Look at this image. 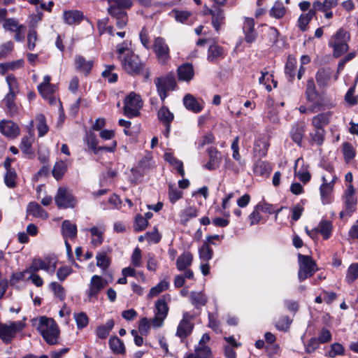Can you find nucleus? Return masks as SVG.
Listing matches in <instances>:
<instances>
[{
  "mask_svg": "<svg viewBox=\"0 0 358 358\" xmlns=\"http://www.w3.org/2000/svg\"><path fill=\"white\" fill-rule=\"evenodd\" d=\"M37 329L48 344L55 345L57 343L59 331L53 319L44 316L41 317Z\"/></svg>",
  "mask_w": 358,
  "mask_h": 358,
  "instance_id": "nucleus-1",
  "label": "nucleus"
},
{
  "mask_svg": "<svg viewBox=\"0 0 358 358\" xmlns=\"http://www.w3.org/2000/svg\"><path fill=\"white\" fill-rule=\"evenodd\" d=\"M350 38V34L343 29H339L331 36L329 41V45L333 48L334 57H339L348 50V42Z\"/></svg>",
  "mask_w": 358,
  "mask_h": 358,
  "instance_id": "nucleus-2",
  "label": "nucleus"
},
{
  "mask_svg": "<svg viewBox=\"0 0 358 358\" xmlns=\"http://www.w3.org/2000/svg\"><path fill=\"white\" fill-rule=\"evenodd\" d=\"M299 271L298 278L300 282L311 277L317 270L315 262L308 255H298Z\"/></svg>",
  "mask_w": 358,
  "mask_h": 358,
  "instance_id": "nucleus-3",
  "label": "nucleus"
},
{
  "mask_svg": "<svg viewBox=\"0 0 358 358\" xmlns=\"http://www.w3.org/2000/svg\"><path fill=\"white\" fill-rule=\"evenodd\" d=\"M343 210L340 213V217H350L355 211L357 199L355 195V190L352 185L348 186L347 189L343 196Z\"/></svg>",
  "mask_w": 358,
  "mask_h": 358,
  "instance_id": "nucleus-4",
  "label": "nucleus"
},
{
  "mask_svg": "<svg viewBox=\"0 0 358 358\" xmlns=\"http://www.w3.org/2000/svg\"><path fill=\"white\" fill-rule=\"evenodd\" d=\"M24 324L20 321L0 322V338L6 344L11 343L18 331L22 330Z\"/></svg>",
  "mask_w": 358,
  "mask_h": 358,
  "instance_id": "nucleus-5",
  "label": "nucleus"
},
{
  "mask_svg": "<svg viewBox=\"0 0 358 358\" xmlns=\"http://www.w3.org/2000/svg\"><path fill=\"white\" fill-rule=\"evenodd\" d=\"M142 106L143 101L140 95L131 92L125 98L124 113L129 118L136 117Z\"/></svg>",
  "mask_w": 358,
  "mask_h": 358,
  "instance_id": "nucleus-6",
  "label": "nucleus"
},
{
  "mask_svg": "<svg viewBox=\"0 0 358 358\" xmlns=\"http://www.w3.org/2000/svg\"><path fill=\"white\" fill-rule=\"evenodd\" d=\"M108 285V282L103 278L98 275L92 276L88 289L85 291L87 299L85 301H92L97 299L99 294Z\"/></svg>",
  "mask_w": 358,
  "mask_h": 358,
  "instance_id": "nucleus-7",
  "label": "nucleus"
},
{
  "mask_svg": "<svg viewBox=\"0 0 358 358\" xmlns=\"http://www.w3.org/2000/svg\"><path fill=\"white\" fill-rule=\"evenodd\" d=\"M122 68L130 74H140L143 71V64L138 55L135 54L127 55L124 58L119 57Z\"/></svg>",
  "mask_w": 358,
  "mask_h": 358,
  "instance_id": "nucleus-8",
  "label": "nucleus"
},
{
  "mask_svg": "<svg viewBox=\"0 0 358 358\" xmlns=\"http://www.w3.org/2000/svg\"><path fill=\"white\" fill-rule=\"evenodd\" d=\"M152 49L156 55L158 62L161 64H166L170 59V49L164 38L157 37L155 38Z\"/></svg>",
  "mask_w": 358,
  "mask_h": 358,
  "instance_id": "nucleus-9",
  "label": "nucleus"
},
{
  "mask_svg": "<svg viewBox=\"0 0 358 358\" xmlns=\"http://www.w3.org/2000/svg\"><path fill=\"white\" fill-rule=\"evenodd\" d=\"M155 84L161 100L164 101L167 96V92L174 89L176 80L172 75H167L164 77L157 78L155 80Z\"/></svg>",
  "mask_w": 358,
  "mask_h": 358,
  "instance_id": "nucleus-10",
  "label": "nucleus"
},
{
  "mask_svg": "<svg viewBox=\"0 0 358 358\" xmlns=\"http://www.w3.org/2000/svg\"><path fill=\"white\" fill-rule=\"evenodd\" d=\"M55 201L59 208H74L76 205V198L67 188L64 187L58 188Z\"/></svg>",
  "mask_w": 358,
  "mask_h": 358,
  "instance_id": "nucleus-11",
  "label": "nucleus"
},
{
  "mask_svg": "<svg viewBox=\"0 0 358 358\" xmlns=\"http://www.w3.org/2000/svg\"><path fill=\"white\" fill-rule=\"evenodd\" d=\"M3 28L5 31L15 33V39L17 41H22L24 38L26 27L20 24L15 18L5 19L3 23Z\"/></svg>",
  "mask_w": 358,
  "mask_h": 358,
  "instance_id": "nucleus-12",
  "label": "nucleus"
},
{
  "mask_svg": "<svg viewBox=\"0 0 358 358\" xmlns=\"http://www.w3.org/2000/svg\"><path fill=\"white\" fill-rule=\"evenodd\" d=\"M155 315L153 319L151 320V324L158 328L163 325L164 320L167 316L169 307L164 299H159L157 301Z\"/></svg>",
  "mask_w": 358,
  "mask_h": 358,
  "instance_id": "nucleus-13",
  "label": "nucleus"
},
{
  "mask_svg": "<svg viewBox=\"0 0 358 358\" xmlns=\"http://www.w3.org/2000/svg\"><path fill=\"white\" fill-rule=\"evenodd\" d=\"M108 12L111 16H120L127 13L124 10L130 8L133 4L131 0H108Z\"/></svg>",
  "mask_w": 358,
  "mask_h": 358,
  "instance_id": "nucleus-14",
  "label": "nucleus"
},
{
  "mask_svg": "<svg viewBox=\"0 0 358 358\" xmlns=\"http://www.w3.org/2000/svg\"><path fill=\"white\" fill-rule=\"evenodd\" d=\"M193 318L194 315L191 313L188 312L183 313L182 319L177 328L176 336L180 338H185L191 334L194 328V324L191 322Z\"/></svg>",
  "mask_w": 358,
  "mask_h": 358,
  "instance_id": "nucleus-15",
  "label": "nucleus"
},
{
  "mask_svg": "<svg viewBox=\"0 0 358 358\" xmlns=\"http://www.w3.org/2000/svg\"><path fill=\"white\" fill-rule=\"evenodd\" d=\"M269 145L268 138L266 136H260L257 138L252 149L254 157L259 159L264 157L267 155Z\"/></svg>",
  "mask_w": 358,
  "mask_h": 358,
  "instance_id": "nucleus-16",
  "label": "nucleus"
},
{
  "mask_svg": "<svg viewBox=\"0 0 358 358\" xmlns=\"http://www.w3.org/2000/svg\"><path fill=\"white\" fill-rule=\"evenodd\" d=\"M322 184L320 187V196L323 204H329L331 202V194L334 189L335 178L328 181L325 176L322 177Z\"/></svg>",
  "mask_w": 358,
  "mask_h": 358,
  "instance_id": "nucleus-17",
  "label": "nucleus"
},
{
  "mask_svg": "<svg viewBox=\"0 0 358 358\" xmlns=\"http://www.w3.org/2000/svg\"><path fill=\"white\" fill-rule=\"evenodd\" d=\"M0 132L10 138H15L20 135V129L17 124L11 120L0 121Z\"/></svg>",
  "mask_w": 358,
  "mask_h": 358,
  "instance_id": "nucleus-18",
  "label": "nucleus"
},
{
  "mask_svg": "<svg viewBox=\"0 0 358 358\" xmlns=\"http://www.w3.org/2000/svg\"><path fill=\"white\" fill-rule=\"evenodd\" d=\"M255 20L251 17H245L243 26V31L245 35V41L248 43H252L255 41L257 37V33L255 29Z\"/></svg>",
  "mask_w": 358,
  "mask_h": 358,
  "instance_id": "nucleus-19",
  "label": "nucleus"
},
{
  "mask_svg": "<svg viewBox=\"0 0 358 358\" xmlns=\"http://www.w3.org/2000/svg\"><path fill=\"white\" fill-rule=\"evenodd\" d=\"M183 104L186 109L189 111H192L194 113H200L203 108V105L199 101H198L193 95L191 94H187L183 97Z\"/></svg>",
  "mask_w": 358,
  "mask_h": 358,
  "instance_id": "nucleus-20",
  "label": "nucleus"
},
{
  "mask_svg": "<svg viewBox=\"0 0 358 358\" xmlns=\"http://www.w3.org/2000/svg\"><path fill=\"white\" fill-rule=\"evenodd\" d=\"M178 80L181 81L189 82L194 76V71L192 64L185 63L178 68Z\"/></svg>",
  "mask_w": 358,
  "mask_h": 358,
  "instance_id": "nucleus-21",
  "label": "nucleus"
},
{
  "mask_svg": "<svg viewBox=\"0 0 358 358\" xmlns=\"http://www.w3.org/2000/svg\"><path fill=\"white\" fill-rule=\"evenodd\" d=\"M16 95L17 94L8 92L2 100V103L4 104L6 108V113L10 116L17 113V106L15 103Z\"/></svg>",
  "mask_w": 358,
  "mask_h": 358,
  "instance_id": "nucleus-22",
  "label": "nucleus"
},
{
  "mask_svg": "<svg viewBox=\"0 0 358 358\" xmlns=\"http://www.w3.org/2000/svg\"><path fill=\"white\" fill-rule=\"evenodd\" d=\"M62 234L64 239H74L77 236V227L69 220H64L62 224Z\"/></svg>",
  "mask_w": 358,
  "mask_h": 358,
  "instance_id": "nucleus-23",
  "label": "nucleus"
},
{
  "mask_svg": "<svg viewBox=\"0 0 358 358\" xmlns=\"http://www.w3.org/2000/svg\"><path fill=\"white\" fill-rule=\"evenodd\" d=\"M83 13L78 10H66L63 14V18L65 23L70 25L80 23L83 20Z\"/></svg>",
  "mask_w": 358,
  "mask_h": 358,
  "instance_id": "nucleus-24",
  "label": "nucleus"
},
{
  "mask_svg": "<svg viewBox=\"0 0 358 358\" xmlns=\"http://www.w3.org/2000/svg\"><path fill=\"white\" fill-rule=\"evenodd\" d=\"M212 15V24L216 31H219L220 27L224 22V14L222 9L219 7H214L210 10Z\"/></svg>",
  "mask_w": 358,
  "mask_h": 358,
  "instance_id": "nucleus-25",
  "label": "nucleus"
},
{
  "mask_svg": "<svg viewBox=\"0 0 358 358\" xmlns=\"http://www.w3.org/2000/svg\"><path fill=\"white\" fill-rule=\"evenodd\" d=\"M209 160L207 164H205V168L208 170H215L218 168L221 157L220 152L215 148L208 149Z\"/></svg>",
  "mask_w": 358,
  "mask_h": 358,
  "instance_id": "nucleus-26",
  "label": "nucleus"
},
{
  "mask_svg": "<svg viewBox=\"0 0 358 358\" xmlns=\"http://www.w3.org/2000/svg\"><path fill=\"white\" fill-rule=\"evenodd\" d=\"M93 64L94 62L92 60H86L85 58L81 55H76L75 57V66L76 69L85 74H88L90 72Z\"/></svg>",
  "mask_w": 358,
  "mask_h": 358,
  "instance_id": "nucleus-27",
  "label": "nucleus"
},
{
  "mask_svg": "<svg viewBox=\"0 0 358 358\" xmlns=\"http://www.w3.org/2000/svg\"><path fill=\"white\" fill-rule=\"evenodd\" d=\"M27 212L29 215H32L36 217L46 219L48 217V213L36 202H31L29 203Z\"/></svg>",
  "mask_w": 358,
  "mask_h": 358,
  "instance_id": "nucleus-28",
  "label": "nucleus"
},
{
  "mask_svg": "<svg viewBox=\"0 0 358 358\" xmlns=\"http://www.w3.org/2000/svg\"><path fill=\"white\" fill-rule=\"evenodd\" d=\"M271 169V166L268 162L261 159L257 160L254 166L255 173L264 177H267Z\"/></svg>",
  "mask_w": 358,
  "mask_h": 358,
  "instance_id": "nucleus-29",
  "label": "nucleus"
},
{
  "mask_svg": "<svg viewBox=\"0 0 358 358\" xmlns=\"http://www.w3.org/2000/svg\"><path fill=\"white\" fill-rule=\"evenodd\" d=\"M331 117V112L322 113L313 118L312 124L315 129H323L329 122Z\"/></svg>",
  "mask_w": 358,
  "mask_h": 358,
  "instance_id": "nucleus-30",
  "label": "nucleus"
},
{
  "mask_svg": "<svg viewBox=\"0 0 358 358\" xmlns=\"http://www.w3.org/2000/svg\"><path fill=\"white\" fill-rule=\"evenodd\" d=\"M155 163L152 161V157L151 154H146L142 159L139 162L136 169L139 173L143 174L150 169L153 168Z\"/></svg>",
  "mask_w": 358,
  "mask_h": 358,
  "instance_id": "nucleus-31",
  "label": "nucleus"
},
{
  "mask_svg": "<svg viewBox=\"0 0 358 358\" xmlns=\"http://www.w3.org/2000/svg\"><path fill=\"white\" fill-rule=\"evenodd\" d=\"M193 256L190 252H183L181 254L177 261L176 266L179 271H184L192 264Z\"/></svg>",
  "mask_w": 358,
  "mask_h": 358,
  "instance_id": "nucleus-32",
  "label": "nucleus"
},
{
  "mask_svg": "<svg viewBox=\"0 0 358 358\" xmlns=\"http://www.w3.org/2000/svg\"><path fill=\"white\" fill-rule=\"evenodd\" d=\"M157 118L162 124H171L174 119V115L167 106H162L157 112Z\"/></svg>",
  "mask_w": 358,
  "mask_h": 358,
  "instance_id": "nucleus-33",
  "label": "nucleus"
},
{
  "mask_svg": "<svg viewBox=\"0 0 358 358\" xmlns=\"http://www.w3.org/2000/svg\"><path fill=\"white\" fill-rule=\"evenodd\" d=\"M223 48L217 45H212L208 50L207 59L210 62H215L224 57Z\"/></svg>",
  "mask_w": 358,
  "mask_h": 358,
  "instance_id": "nucleus-34",
  "label": "nucleus"
},
{
  "mask_svg": "<svg viewBox=\"0 0 358 358\" xmlns=\"http://www.w3.org/2000/svg\"><path fill=\"white\" fill-rule=\"evenodd\" d=\"M189 297L192 305L196 308L205 306L208 301L207 296L201 292H192Z\"/></svg>",
  "mask_w": 358,
  "mask_h": 358,
  "instance_id": "nucleus-35",
  "label": "nucleus"
},
{
  "mask_svg": "<svg viewBox=\"0 0 358 358\" xmlns=\"http://www.w3.org/2000/svg\"><path fill=\"white\" fill-rule=\"evenodd\" d=\"M338 3V0H324L323 2L316 1L313 2V8L318 11L326 12L336 6Z\"/></svg>",
  "mask_w": 358,
  "mask_h": 358,
  "instance_id": "nucleus-36",
  "label": "nucleus"
},
{
  "mask_svg": "<svg viewBox=\"0 0 358 358\" xmlns=\"http://www.w3.org/2000/svg\"><path fill=\"white\" fill-rule=\"evenodd\" d=\"M164 159L173 166L182 177L184 176L185 171L181 161L175 157L173 154L169 152L164 154Z\"/></svg>",
  "mask_w": 358,
  "mask_h": 358,
  "instance_id": "nucleus-37",
  "label": "nucleus"
},
{
  "mask_svg": "<svg viewBox=\"0 0 358 358\" xmlns=\"http://www.w3.org/2000/svg\"><path fill=\"white\" fill-rule=\"evenodd\" d=\"M89 231H90L92 236L91 243L94 246H98L101 245L103 241V234L104 229L101 227H94L90 229Z\"/></svg>",
  "mask_w": 358,
  "mask_h": 358,
  "instance_id": "nucleus-38",
  "label": "nucleus"
},
{
  "mask_svg": "<svg viewBox=\"0 0 358 358\" xmlns=\"http://www.w3.org/2000/svg\"><path fill=\"white\" fill-rule=\"evenodd\" d=\"M115 325L113 320H108L104 325L99 326L96 329V336L101 339L106 338Z\"/></svg>",
  "mask_w": 358,
  "mask_h": 358,
  "instance_id": "nucleus-39",
  "label": "nucleus"
},
{
  "mask_svg": "<svg viewBox=\"0 0 358 358\" xmlns=\"http://www.w3.org/2000/svg\"><path fill=\"white\" fill-rule=\"evenodd\" d=\"M199 254L200 259L203 262H208L213 256V250L210 247L209 243L205 241L199 248Z\"/></svg>",
  "mask_w": 358,
  "mask_h": 358,
  "instance_id": "nucleus-40",
  "label": "nucleus"
},
{
  "mask_svg": "<svg viewBox=\"0 0 358 358\" xmlns=\"http://www.w3.org/2000/svg\"><path fill=\"white\" fill-rule=\"evenodd\" d=\"M315 10L313 8L307 13L300 15L298 20V25L301 31H304L307 29L309 22L315 15Z\"/></svg>",
  "mask_w": 358,
  "mask_h": 358,
  "instance_id": "nucleus-41",
  "label": "nucleus"
},
{
  "mask_svg": "<svg viewBox=\"0 0 358 358\" xmlns=\"http://www.w3.org/2000/svg\"><path fill=\"white\" fill-rule=\"evenodd\" d=\"M38 90L41 96L45 99L49 98L50 102L52 103L53 102H56V99L55 98H52L51 95L55 91V86L53 85H48L45 86L38 85Z\"/></svg>",
  "mask_w": 358,
  "mask_h": 358,
  "instance_id": "nucleus-42",
  "label": "nucleus"
},
{
  "mask_svg": "<svg viewBox=\"0 0 358 358\" xmlns=\"http://www.w3.org/2000/svg\"><path fill=\"white\" fill-rule=\"evenodd\" d=\"M317 229L324 239H328L331 233L332 224L330 221L322 220L318 224Z\"/></svg>",
  "mask_w": 358,
  "mask_h": 358,
  "instance_id": "nucleus-43",
  "label": "nucleus"
},
{
  "mask_svg": "<svg viewBox=\"0 0 358 358\" xmlns=\"http://www.w3.org/2000/svg\"><path fill=\"white\" fill-rule=\"evenodd\" d=\"M197 216V209L193 206H189L181 211L180 217L182 223L185 224L190 219Z\"/></svg>",
  "mask_w": 358,
  "mask_h": 358,
  "instance_id": "nucleus-44",
  "label": "nucleus"
},
{
  "mask_svg": "<svg viewBox=\"0 0 358 358\" xmlns=\"http://www.w3.org/2000/svg\"><path fill=\"white\" fill-rule=\"evenodd\" d=\"M304 131L303 127L300 125L294 126L291 129V138L299 145H301Z\"/></svg>",
  "mask_w": 358,
  "mask_h": 358,
  "instance_id": "nucleus-45",
  "label": "nucleus"
},
{
  "mask_svg": "<svg viewBox=\"0 0 358 358\" xmlns=\"http://www.w3.org/2000/svg\"><path fill=\"white\" fill-rule=\"evenodd\" d=\"M331 73L327 69H320L316 73V81L320 86H326L330 79Z\"/></svg>",
  "mask_w": 358,
  "mask_h": 358,
  "instance_id": "nucleus-46",
  "label": "nucleus"
},
{
  "mask_svg": "<svg viewBox=\"0 0 358 358\" xmlns=\"http://www.w3.org/2000/svg\"><path fill=\"white\" fill-rule=\"evenodd\" d=\"M292 320L287 315H283L275 323L276 329L279 331H287L289 329Z\"/></svg>",
  "mask_w": 358,
  "mask_h": 358,
  "instance_id": "nucleus-47",
  "label": "nucleus"
},
{
  "mask_svg": "<svg viewBox=\"0 0 358 358\" xmlns=\"http://www.w3.org/2000/svg\"><path fill=\"white\" fill-rule=\"evenodd\" d=\"M169 287V282L166 280H163L160 281L156 286L151 288L148 296L150 298L155 297L161 292L166 290Z\"/></svg>",
  "mask_w": 358,
  "mask_h": 358,
  "instance_id": "nucleus-48",
  "label": "nucleus"
},
{
  "mask_svg": "<svg viewBox=\"0 0 358 358\" xmlns=\"http://www.w3.org/2000/svg\"><path fill=\"white\" fill-rule=\"evenodd\" d=\"M358 278V263H353L348 267L345 275V280L350 284Z\"/></svg>",
  "mask_w": 358,
  "mask_h": 358,
  "instance_id": "nucleus-49",
  "label": "nucleus"
},
{
  "mask_svg": "<svg viewBox=\"0 0 358 358\" xmlns=\"http://www.w3.org/2000/svg\"><path fill=\"white\" fill-rule=\"evenodd\" d=\"M67 166L64 162L61 161L57 162L52 169V176L54 178L59 180H60L63 176L64 175L66 171Z\"/></svg>",
  "mask_w": 358,
  "mask_h": 358,
  "instance_id": "nucleus-50",
  "label": "nucleus"
},
{
  "mask_svg": "<svg viewBox=\"0 0 358 358\" xmlns=\"http://www.w3.org/2000/svg\"><path fill=\"white\" fill-rule=\"evenodd\" d=\"M270 15L276 19L281 18L285 13V8L282 3L276 1L270 10Z\"/></svg>",
  "mask_w": 358,
  "mask_h": 358,
  "instance_id": "nucleus-51",
  "label": "nucleus"
},
{
  "mask_svg": "<svg viewBox=\"0 0 358 358\" xmlns=\"http://www.w3.org/2000/svg\"><path fill=\"white\" fill-rule=\"evenodd\" d=\"M73 318L76 322L78 329H83L89 323V318L87 314L84 312L74 313Z\"/></svg>",
  "mask_w": 358,
  "mask_h": 358,
  "instance_id": "nucleus-52",
  "label": "nucleus"
},
{
  "mask_svg": "<svg viewBox=\"0 0 358 358\" xmlns=\"http://www.w3.org/2000/svg\"><path fill=\"white\" fill-rule=\"evenodd\" d=\"M256 206H257V210H259L260 211H262L263 213H266L268 214H272V213H275V220L278 218V215L279 212L282 208H281L275 210L274 209L273 205L265 203V202H260Z\"/></svg>",
  "mask_w": 358,
  "mask_h": 358,
  "instance_id": "nucleus-53",
  "label": "nucleus"
},
{
  "mask_svg": "<svg viewBox=\"0 0 358 358\" xmlns=\"http://www.w3.org/2000/svg\"><path fill=\"white\" fill-rule=\"evenodd\" d=\"M38 122L37 129L39 136H43L48 131V127L45 122V117L43 114H39L36 117Z\"/></svg>",
  "mask_w": 358,
  "mask_h": 358,
  "instance_id": "nucleus-54",
  "label": "nucleus"
},
{
  "mask_svg": "<svg viewBox=\"0 0 358 358\" xmlns=\"http://www.w3.org/2000/svg\"><path fill=\"white\" fill-rule=\"evenodd\" d=\"M245 166H239V163L236 162H232L229 159H225L224 168L227 170L231 171L235 174H238L241 171L244 170Z\"/></svg>",
  "mask_w": 358,
  "mask_h": 358,
  "instance_id": "nucleus-55",
  "label": "nucleus"
},
{
  "mask_svg": "<svg viewBox=\"0 0 358 358\" xmlns=\"http://www.w3.org/2000/svg\"><path fill=\"white\" fill-rule=\"evenodd\" d=\"M306 95L308 100L313 101L317 97V92L315 90V83L313 78H310L307 82Z\"/></svg>",
  "mask_w": 358,
  "mask_h": 358,
  "instance_id": "nucleus-56",
  "label": "nucleus"
},
{
  "mask_svg": "<svg viewBox=\"0 0 358 358\" xmlns=\"http://www.w3.org/2000/svg\"><path fill=\"white\" fill-rule=\"evenodd\" d=\"M45 268V263L43 259L35 258L33 259L31 264L26 269V272L36 273L39 270Z\"/></svg>",
  "mask_w": 358,
  "mask_h": 358,
  "instance_id": "nucleus-57",
  "label": "nucleus"
},
{
  "mask_svg": "<svg viewBox=\"0 0 358 358\" xmlns=\"http://www.w3.org/2000/svg\"><path fill=\"white\" fill-rule=\"evenodd\" d=\"M6 80L9 90L8 92L17 94L19 92V85L16 78L10 74L6 77Z\"/></svg>",
  "mask_w": 358,
  "mask_h": 358,
  "instance_id": "nucleus-58",
  "label": "nucleus"
},
{
  "mask_svg": "<svg viewBox=\"0 0 358 358\" xmlns=\"http://www.w3.org/2000/svg\"><path fill=\"white\" fill-rule=\"evenodd\" d=\"M261 74L262 76L259 78V83L265 85L266 90L271 92L272 87L268 83L270 82V78L273 77V75L268 71H262Z\"/></svg>",
  "mask_w": 358,
  "mask_h": 358,
  "instance_id": "nucleus-59",
  "label": "nucleus"
},
{
  "mask_svg": "<svg viewBox=\"0 0 358 358\" xmlns=\"http://www.w3.org/2000/svg\"><path fill=\"white\" fill-rule=\"evenodd\" d=\"M109 345L114 352L120 353L124 350V344L122 343L120 339L116 336L110 338Z\"/></svg>",
  "mask_w": 358,
  "mask_h": 358,
  "instance_id": "nucleus-60",
  "label": "nucleus"
},
{
  "mask_svg": "<svg viewBox=\"0 0 358 358\" xmlns=\"http://www.w3.org/2000/svg\"><path fill=\"white\" fill-rule=\"evenodd\" d=\"M343 153L345 161L349 162L355 156V150L349 143L343 144Z\"/></svg>",
  "mask_w": 358,
  "mask_h": 358,
  "instance_id": "nucleus-61",
  "label": "nucleus"
},
{
  "mask_svg": "<svg viewBox=\"0 0 358 358\" xmlns=\"http://www.w3.org/2000/svg\"><path fill=\"white\" fill-rule=\"evenodd\" d=\"M182 195V191L177 189L175 186L169 185V197L172 203H174L179 200Z\"/></svg>",
  "mask_w": 358,
  "mask_h": 358,
  "instance_id": "nucleus-62",
  "label": "nucleus"
},
{
  "mask_svg": "<svg viewBox=\"0 0 358 358\" xmlns=\"http://www.w3.org/2000/svg\"><path fill=\"white\" fill-rule=\"evenodd\" d=\"M51 289L54 292L55 295L62 301L65 298V291L64 287L58 282H53L50 285Z\"/></svg>",
  "mask_w": 358,
  "mask_h": 358,
  "instance_id": "nucleus-63",
  "label": "nucleus"
},
{
  "mask_svg": "<svg viewBox=\"0 0 358 358\" xmlns=\"http://www.w3.org/2000/svg\"><path fill=\"white\" fill-rule=\"evenodd\" d=\"M199 358H210L211 351L207 345H199L195 348Z\"/></svg>",
  "mask_w": 358,
  "mask_h": 358,
  "instance_id": "nucleus-64",
  "label": "nucleus"
}]
</instances>
